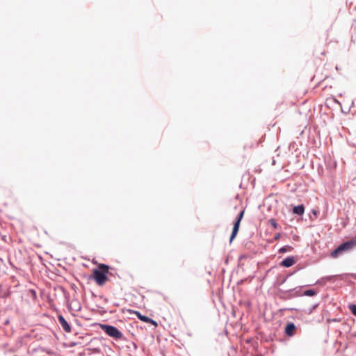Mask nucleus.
I'll use <instances>...</instances> for the list:
<instances>
[{"label": "nucleus", "instance_id": "f257e3e1", "mask_svg": "<svg viewBox=\"0 0 356 356\" xmlns=\"http://www.w3.org/2000/svg\"><path fill=\"white\" fill-rule=\"evenodd\" d=\"M108 270V266L105 264H100L97 269L94 270V279L98 285L102 286L106 282Z\"/></svg>", "mask_w": 356, "mask_h": 356}, {"label": "nucleus", "instance_id": "f03ea898", "mask_svg": "<svg viewBox=\"0 0 356 356\" xmlns=\"http://www.w3.org/2000/svg\"><path fill=\"white\" fill-rule=\"evenodd\" d=\"M356 246V240H350L341 244L337 248L334 250L330 255L333 258L338 257L342 252L349 251Z\"/></svg>", "mask_w": 356, "mask_h": 356}, {"label": "nucleus", "instance_id": "ddd939ff", "mask_svg": "<svg viewBox=\"0 0 356 356\" xmlns=\"http://www.w3.org/2000/svg\"><path fill=\"white\" fill-rule=\"evenodd\" d=\"M349 309L352 314L356 316V305H349Z\"/></svg>", "mask_w": 356, "mask_h": 356}, {"label": "nucleus", "instance_id": "2eb2a0df", "mask_svg": "<svg viewBox=\"0 0 356 356\" xmlns=\"http://www.w3.org/2000/svg\"><path fill=\"white\" fill-rule=\"evenodd\" d=\"M339 321L336 318L329 319L328 322H338Z\"/></svg>", "mask_w": 356, "mask_h": 356}, {"label": "nucleus", "instance_id": "f8f14e48", "mask_svg": "<svg viewBox=\"0 0 356 356\" xmlns=\"http://www.w3.org/2000/svg\"><path fill=\"white\" fill-rule=\"evenodd\" d=\"M268 222L275 229L277 228L278 225L275 219H273V218L270 219Z\"/></svg>", "mask_w": 356, "mask_h": 356}, {"label": "nucleus", "instance_id": "7ed1b4c3", "mask_svg": "<svg viewBox=\"0 0 356 356\" xmlns=\"http://www.w3.org/2000/svg\"><path fill=\"white\" fill-rule=\"evenodd\" d=\"M101 327L108 336L115 339H120L123 336L122 333L114 326L102 325Z\"/></svg>", "mask_w": 356, "mask_h": 356}, {"label": "nucleus", "instance_id": "9b49d317", "mask_svg": "<svg viewBox=\"0 0 356 356\" xmlns=\"http://www.w3.org/2000/svg\"><path fill=\"white\" fill-rule=\"evenodd\" d=\"M316 294V291L312 289L307 290L304 292V295L307 296H313Z\"/></svg>", "mask_w": 356, "mask_h": 356}, {"label": "nucleus", "instance_id": "0eeeda50", "mask_svg": "<svg viewBox=\"0 0 356 356\" xmlns=\"http://www.w3.org/2000/svg\"><path fill=\"white\" fill-rule=\"evenodd\" d=\"M296 330V326L293 323H289L286 326L285 332L289 336H293Z\"/></svg>", "mask_w": 356, "mask_h": 356}, {"label": "nucleus", "instance_id": "dca6fc26", "mask_svg": "<svg viewBox=\"0 0 356 356\" xmlns=\"http://www.w3.org/2000/svg\"><path fill=\"white\" fill-rule=\"evenodd\" d=\"M312 213H313L314 215H316V216L317 215V211H315V210H313V211H312Z\"/></svg>", "mask_w": 356, "mask_h": 356}, {"label": "nucleus", "instance_id": "423d86ee", "mask_svg": "<svg viewBox=\"0 0 356 356\" xmlns=\"http://www.w3.org/2000/svg\"><path fill=\"white\" fill-rule=\"evenodd\" d=\"M296 263V259L293 257H288L281 262V266L289 268L292 266Z\"/></svg>", "mask_w": 356, "mask_h": 356}, {"label": "nucleus", "instance_id": "20e7f679", "mask_svg": "<svg viewBox=\"0 0 356 356\" xmlns=\"http://www.w3.org/2000/svg\"><path fill=\"white\" fill-rule=\"evenodd\" d=\"M244 212H245L244 210H243L240 212V213L238 214V216L234 224L232 232L231 234L230 238H229L230 243L232 242V241L235 238V237L236 236V235L238 234L241 221L243 219V216H244Z\"/></svg>", "mask_w": 356, "mask_h": 356}, {"label": "nucleus", "instance_id": "1a4fd4ad", "mask_svg": "<svg viewBox=\"0 0 356 356\" xmlns=\"http://www.w3.org/2000/svg\"><path fill=\"white\" fill-rule=\"evenodd\" d=\"M134 314L143 322L147 323L148 321H150V318H149L146 316L142 315L139 312L135 311Z\"/></svg>", "mask_w": 356, "mask_h": 356}, {"label": "nucleus", "instance_id": "6e6552de", "mask_svg": "<svg viewBox=\"0 0 356 356\" xmlns=\"http://www.w3.org/2000/svg\"><path fill=\"white\" fill-rule=\"evenodd\" d=\"M293 212L295 214L302 216L305 212V207L302 204L294 207L293 209Z\"/></svg>", "mask_w": 356, "mask_h": 356}, {"label": "nucleus", "instance_id": "9d476101", "mask_svg": "<svg viewBox=\"0 0 356 356\" xmlns=\"http://www.w3.org/2000/svg\"><path fill=\"white\" fill-rule=\"evenodd\" d=\"M293 250V248L291 247V246H289V245H286V246H284L282 248H281L279 250L280 252L281 253H284V252H288V251H291Z\"/></svg>", "mask_w": 356, "mask_h": 356}, {"label": "nucleus", "instance_id": "4468645a", "mask_svg": "<svg viewBox=\"0 0 356 356\" xmlns=\"http://www.w3.org/2000/svg\"><path fill=\"white\" fill-rule=\"evenodd\" d=\"M147 323H151V324H152V325H154L155 326L157 325L156 322L155 321L152 320V318H150V321H148Z\"/></svg>", "mask_w": 356, "mask_h": 356}, {"label": "nucleus", "instance_id": "f3484780", "mask_svg": "<svg viewBox=\"0 0 356 356\" xmlns=\"http://www.w3.org/2000/svg\"><path fill=\"white\" fill-rule=\"evenodd\" d=\"M279 237H280V235L278 234V235H277V236L275 237V239H278V238H279Z\"/></svg>", "mask_w": 356, "mask_h": 356}, {"label": "nucleus", "instance_id": "39448f33", "mask_svg": "<svg viewBox=\"0 0 356 356\" xmlns=\"http://www.w3.org/2000/svg\"><path fill=\"white\" fill-rule=\"evenodd\" d=\"M58 321H59L60 324L61 325L63 329L66 332H70L71 327L70 326V325L68 324L67 321L65 319V318L63 316L60 315V316H58Z\"/></svg>", "mask_w": 356, "mask_h": 356}]
</instances>
